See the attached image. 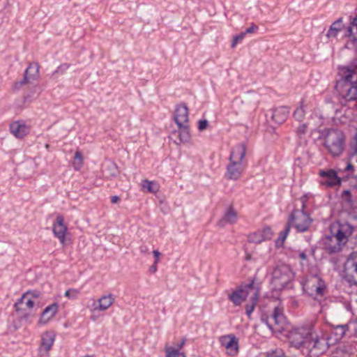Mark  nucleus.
Wrapping results in <instances>:
<instances>
[{"instance_id": "33", "label": "nucleus", "mask_w": 357, "mask_h": 357, "mask_svg": "<svg viewBox=\"0 0 357 357\" xmlns=\"http://www.w3.org/2000/svg\"><path fill=\"white\" fill-rule=\"evenodd\" d=\"M356 145L354 147V153L351 155L350 161L344 168V171H353L354 166L352 163H357V135L356 137Z\"/></svg>"}, {"instance_id": "23", "label": "nucleus", "mask_w": 357, "mask_h": 357, "mask_svg": "<svg viewBox=\"0 0 357 357\" xmlns=\"http://www.w3.org/2000/svg\"><path fill=\"white\" fill-rule=\"evenodd\" d=\"M238 219L237 212L232 206H229L222 219L218 222L220 227H225L227 224H234Z\"/></svg>"}, {"instance_id": "4", "label": "nucleus", "mask_w": 357, "mask_h": 357, "mask_svg": "<svg viewBox=\"0 0 357 357\" xmlns=\"http://www.w3.org/2000/svg\"><path fill=\"white\" fill-rule=\"evenodd\" d=\"M305 207V204L303 202L301 210H294L290 215L288 223L286 225L285 228L283 231H281L279 234V237L275 241V245L277 247H282L284 242L290 231L291 225L296 229L298 231H307L312 222L309 214L304 212Z\"/></svg>"}, {"instance_id": "9", "label": "nucleus", "mask_w": 357, "mask_h": 357, "mask_svg": "<svg viewBox=\"0 0 357 357\" xmlns=\"http://www.w3.org/2000/svg\"><path fill=\"white\" fill-rule=\"evenodd\" d=\"M294 278V273L289 266L281 264L277 266L273 271L271 285L276 291L282 290Z\"/></svg>"}, {"instance_id": "47", "label": "nucleus", "mask_w": 357, "mask_h": 357, "mask_svg": "<svg viewBox=\"0 0 357 357\" xmlns=\"http://www.w3.org/2000/svg\"><path fill=\"white\" fill-rule=\"evenodd\" d=\"M119 201V197L116 195L112 196L111 197V202L112 204H116Z\"/></svg>"}, {"instance_id": "37", "label": "nucleus", "mask_w": 357, "mask_h": 357, "mask_svg": "<svg viewBox=\"0 0 357 357\" xmlns=\"http://www.w3.org/2000/svg\"><path fill=\"white\" fill-rule=\"evenodd\" d=\"M99 301L93 300V303L90 306L89 309L91 313H95L96 312H102L99 308Z\"/></svg>"}, {"instance_id": "38", "label": "nucleus", "mask_w": 357, "mask_h": 357, "mask_svg": "<svg viewBox=\"0 0 357 357\" xmlns=\"http://www.w3.org/2000/svg\"><path fill=\"white\" fill-rule=\"evenodd\" d=\"M347 325L348 331L357 333V321H350Z\"/></svg>"}, {"instance_id": "30", "label": "nucleus", "mask_w": 357, "mask_h": 357, "mask_svg": "<svg viewBox=\"0 0 357 357\" xmlns=\"http://www.w3.org/2000/svg\"><path fill=\"white\" fill-rule=\"evenodd\" d=\"M333 333L335 335V341L337 342L340 340L344 336L346 332L348 331L347 325L342 324L335 326L333 327Z\"/></svg>"}, {"instance_id": "28", "label": "nucleus", "mask_w": 357, "mask_h": 357, "mask_svg": "<svg viewBox=\"0 0 357 357\" xmlns=\"http://www.w3.org/2000/svg\"><path fill=\"white\" fill-rule=\"evenodd\" d=\"M114 296L112 294L102 295L98 298L99 308L102 312L106 311L114 304Z\"/></svg>"}, {"instance_id": "5", "label": "nucleus", "mask_w": 357, "mask_h": 357, "mask_svg": "<svg viewBox=\"0 0 357 357\" xmlns=\"http://www.w3.org/2000/svg\"><path fill=\"white\" fill-rule=\"evenodd\" d=\"M174 119L178 126V130L174 131L171 135V138L174 139L176 144L187 143L190 139V134L188 126V108L185 105H181L176 107Z\"/></svg>"}, {"instance_id": "2", "label": "nucleus", "mask_w": 357, "mask_h": 357, "mask_svg": "<svg viewBox=\"0 0 357 357\" xmlns=\"http://www.w3.org/2000/svg\"><path fill=\"white\" fill-rule=\"evenodd\" d=\"M340 79L337 81L335 89L340 97L346 101L357 99V63H350L338 68Z\"/></svg>"}, {"instance_id": "31", "label": "nucleus", "mask_w": 357, "mask_h": 357, "mask_svg": "<svg viewBox=\"0 0 357 357\" xmlns=\"http://www.w3.org/2000/svg\"><path fill=\"white\" fill-rule=\"evenodd\" d=\"M164 350L165 357H186L184 353L180 352L178 349L167 344L165 345Z\"/></svg>"}, {"instance_id": "40", "label": "nucleus", "mask_w": 357, "mask_h": 357, "mask_svg": "<svg viewBox=\"0 0 357 357\" xmlns=\"http://www.w3.org/2000/svg\"><path fill=\"white\" fill-rule=\"evenodd\" d=\"M266 357H286L284 354V352L279 349L273 351L269 354H268Z\"/></svg>"}, {"instance_id": "13", "label": "nucleus", "mask_w": 357, "mask_h": 357, "mask_svg": "<svg viewBox=\"0 0 357 357\" xmlns=\"http://www.w3.org/2000/svg\"><path fill=\"white\" fill-rule=\"evenodd\" d=\"M318 174L320 177L319 184L326 188L340 185L342 183L341 178L337 176V172L334 169H320Z\"/></svg>"}, {"instance_id": "26", "label": "nucleus", "mask_w": 357, "mask_h": 357, "mask_svg": "<svg viewBox=\"0 0 357 357\" xmlns=\"http://www.w3.org/2000/svg\"><path fill=\"white\" fill-rule=\"evenodd\" d=\"M344 25L342 22V18L337 19L330 26L326 36L330 38H336L337 34L344 29Z\"/></svg>"}, {"instance_id": "44", "label": "nucleus", "mask_w": 357, "mask_h": 357, "mask_svg": "<svg viewBox=\"0 0 357 357\" xmlns=\"http://www.w3.org/2000/svg\"><path fill=\"white\" fill-rule=\"evenodd\" d=\"M157 264H158L153 263V264L150 266V268H149L150 273H155L157 271Z\"/></svg>"}, {"instance_id": "50", "label": "nucleus", "mask_w": 357, "mask_h": 357, "mask_svg": "<svg viewBox=\"0 0 357 357\" xmlns=\"http://www.w3.org/2000/svg\"><path fill=\"white\" fill-rule=\"evenodd\" d=\"M299 257H300L301 259L305 260V259H306L307 256H306V255H305V252H301V253L299 254Z\"/></svg>"}, {"instance_id": "52", "label": "nucleus", "mask_w": 357, "mask_h": 357, "mask_svg": "<svg viewBox=\"0 0 357 357\" xmlns=\"http://www.w3.org/2000/svg\"><path fill=\"white\" fill-rule=\"evenodd\" d=\"M45 147H46V149H48L49 148V144H46Z\"/></svg>"}, {"instance_id": "39", "label": "nucleus", "mask_w": 357, "mask_h": 357, "mask_svg": "<svg viewBox=\"0 0 357 357\" xmlns=\"http://www.w3.org/2000/svg\"><path fill=\"white\" fill-rule=\"evenodd\" d=\"M307 126L306 123L300 125L296 129V133L298 135H305L306 133Z\"/></svg>"}, {"instance_id": "12", "label": "nucleus", "mask_w": 357, "mask_h": 357, "mask_svg": "<svg viewBox=\"0 0 357 357\" xmlns=\"http://www.w3.org/2000/svg\"><path fill=\"white\" fill-rule=\"evenodd\" d=\"M268 327L273 331L280 332L282 329V325L285 322L283 314V309L281 306L274 307L272 314L265 319Z\"/></svg>"}, {"instance_id": "20", "label": "nucleus", "mask_w": 357, "mask_h": 357, "mask_svg": "<svg viewBox=\"0 0 357 357\" xmlns=\"http://www.w3.org/2000/svg\"><path fill=\"white\" fill-rule=\"evenodd\" d=\"M220 342L227 349L229 355L234 356L237 354L238 347L236 337L233 335L222 336L220 337Z\"/></svg>"}, {"instance_id": "14", "label": "nucleus", "mask_w": 357, "mask_h": 357, "mask_svg": "<svg viewBox=\"0 0 357 357\" xmlns=\"http://www.w3.org/2000/svg\"><path fill=\"white\" fill-rule=\"evenodd\" d=\"M52 231L54 236L59 239L62 245L66 244V236L68 234V227L64 222V218L62 215H58L52 225Z\"/></svg>"}, {"instance_id": "16", "label": "nucleus", "mask_w": 357, "mask_h": 357, "mask_svg": "<svg viewBox=\"0 0 357 357\" xmlns=\"http://www.w3.org/2000/svg\"><path fill=\"white\" fill-rule=\"evenodd\" d=\"M39 77V66L36 63H33L29 65L24 73V79L15 83V88H20L22 85L31 83L36 81Z\"/></svg>"}, {"instance_id": "22", "label": "nucleus", "mask_w": 357, "mask_h": 357, "mask_svg": "<svg viewBox=\"0 0 357 357\" xmlns=\"http://www.w3.org/2000/svg\"><path fill=\"white\" fill-rule=\"evenodd\" d=\"M58 304L54 303L45 308L42 312L38 323L40 324H46L48 323L57 313Z\"/></svg>"}, {"instance_id": "29", "label": "nucleus", "mask_w": 357, "mask_h": 357, "mask_svg": "<svg viewBox=\"0 0 357 357\" xmlns=\"http://www.w3.org/2000/svg\"><path fill=\"white\" fill-rule=\"evenodd\" d=\"M142 189L151 193H156L159 190V185L149 180H144L142 184Z\"/></svg>"}, {"instance_id": "27", "label": "nucleus", "mask_w": 357, "mask_h": 357, "mask_svg": "<svg viewBox=\"0 0 357 357\" xmlns=\"http://www.w3.org/2000/svg\"><path fill=\"white\" fill-rule=\"evenodd\" d=\"M102 174L107 178L116 177L119 174L116 165L112 162H106L102 167Z\"/></svg>"}, {"instance_id": "8", "label": "nucleus", "mask_w": 357, "mask_h": 357, "mask_svg": "<svg viewBox=\"0 0 357 357\" xmlns=\"http://www.w3.org/2000/svg\"><path fill=\"white\" fill-rule=\"evenodd\" d=\"M259 285L254 280L248 284L241 285L237 289L229 295V299L235 305H240L247 298L251 296L255 298L259 294Z\"/></svg>"}, {"instance_id": "19", "label": "nucleus", "mask_w": 357, "mask_h": 357, "mask_svg": "<svg viewBox=\"0 0 357 357\" xmlns=\"http://www.w3.org/2000/svg\"><path fill=\"white\" fill-rule=\"evenodd\" d=\"M55 340V333L53 331H46L41 337V344L40 347V355H45L52 349Z\"/></svg>"}, {"instance_id": "53", "label": "nucleus", "mask_w": 357, "mask_h": 357, "mask_svg": "<svg viewBox=\"0 0 357 357\" xmlns=\"http://www.w3.org/2000/svg\"><path fill=\"white\" fill-rule=\"evenodd\" d=\"M91 318L92 319H93V320L95 319V318H94V317H93V315L91 317Z\"/></svg>"}, {"instance_id": "7", "label": "nucleus", "mask_w": 357, "mask_h": 357, "mask_svg": "<svg viewBox=\"0 0 357 357\" xmlns=\"http://www.w3.org/2000/svg\"><path fill=\"white\" fill-rule=\"evenodd\" d=\"M324 145L331 155L340 156L345 147L344 134L337 129L329 130L325 136Z\"/></svg>"}, {"instance_id": "25", "label": "nucleus", "mask_w": 357, "mask_h": 357, "mask_svg": "<svg viewBox=\"0 0 357 357\" xmlns=\"http://www.w3.org/2000/svg\"><path fill=\"white\" fill-rule=\"evenodd\" d=\"M308 107V102L305 98H302L299 105L293 112V117L298 121H303L306 114V109Z\"/></svg>"}, {"instance_id": "36", "label": "nucleus", "mask_w": 357, "mask_h": 357, "mask_svg": "<svg viewBox=\"0 0 357 357\" xmlns=\"http://www.w3.org/2000/svg\"><path fill=\"white\" fill-rule=\"evenodd\" d=\"M245 36L244 32L241 33L240 34L234 37L231 47V48H234L236 45L241 42Z\"/></svg>"}, {"instance_id": "3", "label": "nucleus", "mask_w": 357, "mask_h": 357, "mask_svg": "<svg viewBox=\"0 0 357 357\" xmlns=\"http://www.w3.org/2000/svg\"><path fill=\"white\" fill-rule=\"evenodd\" d=\"M246 151V146L243 143L236 144L232 148L227 165V179L237 181L241 177L247 167Z\"/></svg>"}, {"instance_id": "11", "label": "nucleus", "mask_w": 357, "mask_h": 357, "mask_svg": "<svg viewBox=\"0 0 357 357\" xmlns=\"http://www.w3.org/2000/svg\"><path fill=\"white\" fill-rule=\"evenodd\" d=\"M31 291L24 293L14 305L16 312L20 319H27L35 301L31 297Z\"/></svg>"}, {"instance_id": "17", "label": "nucleus", "mask_w": 357, "mask_h": 357, "mask_svg": "<svg viewBox=\"0 0 357 357\" xmlns=\"http://www.w3.org/2000/svg\"><path fill=\"white\" fill-rule=\"evenodd\" d=\"M9 129L15 137L22 139L30 132L31 127L23 121H17L10 124Z\"/></svg>"}, {"instance_id": "24", "label": "nucleus", "mask_w": 357, "mask_h": 357, "mask_svg": "<svg viewBox=\"0 0 357 357\" xmlns=\"http://www.w3.org/2000/svg\"><path fill=\"white\" fill-rule=\"evenodd\" d=\"M344 36L352 42H357V15L351 20L350 24L344 29Z\"/></svg>"}, {"instance_id": "1", "label": "nucleus", "mask_w": 357, "mask_h": 357, "mask_svg": "<svg viewBox=\"0 0 357 357\" xmlns=\"http://www.w3.org/2000/svg\"><path fill=\"white\" fill-rule=\"evenodd\" d=\"M288 338L293 346L305 348L313 357H318L328 349L330 340L326 334L325 326L317 322L292 328Z\"/></svg>"}, {"instance_id": "6", "label": "nucleus", "mask_w": 357, "mask_h": 357, "mask_svg": "<svg viewBox=\"0 0 357 357\" xmlns=\"http://www.w3.org/2000/svg\"><path fill=\"white\" fill-rule=\"evenodd\" d=\"M353 227L349 224H341L331 235H327L323 239L325 249L329 253L340 252L347 243L349 237L353 233Z\"/></svg>"}, {"instance_id": "10", "label": "nucleus", "mask_w": 357, "mask_h": 357, "mask_svg": "<svg viewBox=\"0 0 357 357\" xmlns=\"http://www.w3.org/2000/svg\"><path fill=\"white\" fill-rule=\"evenodd\" d=\"M325 287L324 282L317 275L308 277L303 284V290L315 299L324 295Z\"/></svg>"}, {"instance_id": "51", "label": "nucleus", "mask_w": 357, "mask_h": 357, "mask_svg": "<svg viewBox=\"0 0 357 357\" xmlns=\"http://www.w3.org/2000/svg\"><path fill=\"white\" fill-rule=\"evenodd\" d=\"M344 193L349 195V192L348 190L344 191Z\"/></svg>"}, {"instance_id": "46", "label": "nucleus", "mask_w": 357, "mask_h": 357, "mask_svg": "<svg viewBox=\"0 0 357 357\" xmlns=\"http://www.w3.org/2000/svg\"><path fill=\"white\" fill-rule=\"evenodd\" d=\"M139 249L140 252L142 253H149V248L146 245H142Z\"/></svg>"}, {"instance_id": "48", "label": "nucleus", "mask_w": 357, "mask_h": 357, "mask_svg": "<svg viewBox=\"0 0 357 357\" xmlns=\"http://www.w3.org/2000/svg\"><path fill=\"white\" fill-rule=\"evenodd\" d=\"M31 297L35 301V300L37 299L39 296L36 291H31Z\"/></svg>"}, {"instance_id": "41", "label": "nucleus", "mask_w": 357, "mask_h": 357, "mask_svg": "<svg viewBox=\"0 0 357 357\" xmlns=\"http://www.w3.org/2000/svg\"><path fill=\"white\" fill-rule=\"evenodd\" d=\"M208 126V121L207 120H206V119L200 120L198 122V129L200 131H203L205 129H206Z\"/></svg>"}, {"instance_id": "21", "label": "nucleus", "mask_w": 357, "mask_h": 357, "mask_svg": "<svg viewBox=\"0 0 357 357\" xmlns=\"http://www.w3.org/2000/svg\"><path fill=\"white\" fill-rule=\"evenodd\" d=\"M290 112V108L287 106H280L273 109L272 119L277 123H284Z\"/></svg>"}, {"instance_id": "45", "label": "nucleus", "mask_w": 357, "mask_h": 357, "mask_svg": "<svg viewBox=\"0 0 357 357\" xmlns=\"http://www.w3.org/2000/svg\"><path fill=\"white\" fill-rule=\"evenodd\" d=\"M68 65L67 64H63V65H61L59 68H58V70H56V72H63L65 70L68 69Z\"/></svg>"}, {"instance_id": "15", "label": "nucleus", "mask_w": 357, "mask_h": 357, "mask_svg": "<svg viewBox=\"0 0 357 357\" xmlns=\"http://www.w3.org/2000/svg\"><path fill=\"white\" fill-rule=\"evenodd\" d=\"M347 277L351 284L357 285V252H353L346 262Z\"/></svg>"}, {"instance_id": "32", "label": "nucleus", "mask_w": 357, "mask_h": 357, "mask_svg": "<svg viewBox=\"0 0 357 357\" xmlns=\"http://www.w3.org/2000/svg\"><path fill=\"white\" fill-rule=\"evenodd\" d=\"M259 297V294L258 295H257L255 298L251 296L249 298V303H247L245 305L246 314L248 315V317L249 318L250 317L252 312L255 310V307L258 302Z\"/></svg>"}, {"instance_id": "34", "label": "nucleus", "mask_w": 357, "mask_h": 357, "mask_svg": "<svg viewBox=\"0 0 357 357\" xmlns=\"http://www.w3.org/2000/svg\"><path fill=\"white\" fill-rule=\"evenodd\" d=\"M73 166L75 170H79L83 166V156L79 151L75 153Z\"/></svg>"}, {"instance_id": "18", "label": "nucleus", "mask_w": 357, "mask_h": 357, "mask_svg": "<svg viewBox=\"0 0 357 357\" xmlns=\"http://www.w3.org/2000/svg\"><path fill=\"white\" fill-rule=\"evenodd\" d=\"M273 236V231L269 227H264L262 230H259L250 234L248 236V241L250 243H260L264 241L269 240Z\"/></svg>"}, {"instance_id": "43", "label": "nucleus", "mask_w": 357, "mask_h": 357, "mask_svg": "<svg viewBox=\"0 0 357 357\" xmlns=\"http://www.w3.org/2000/svg\"><path fill=\"white\" fill-rule=\"evenodd\" d=\"M153 255L155 257V261L153 263L158 264L160 261V257L161 256V253L158 250H155L153 251Z\"/></svg>"}, {"instance_id": "49", "label": "nucleus", "mask_w": 357, "mask_h": 357, "mask_svg": "<svg viewBox=\"0 0 357 357\" xmlns=\"http://www.w3.org/2000/svg\"><path fill=\"white\" fill-rule=\"evenodd\" d=\"M185 344V339H183L181 342H180V344H177V347H178L177 349H181L184 346Z\"/></svg>"}, {"instance_id": "35", "label": "nucleus", "mask_w": 357, "mask_h": 357, "mask_svg": "<svg viewBox=\"0 0 357 357\" xmlns=\"http://www.w3.org/2000/svg\"><path fill=\"white\" fill-rule=\"evenodd\" d=\"M79 294L77 289H69L65 292V296L69 299H76Z\"/></svg>"}, {"instance_id": "42", "label": "nucleus", "mask_w": 357, "mask_h": 357, "mask_svg": "<svg viewBox=\"0 0 357 357\" xmlns=\"http://www.w3.org/2000/svg\"><path fill=\"white\" fill-rule=\"evenodd\" d=\"M258 26L254 24H252V26L249 28H248L245 31H244V33L246 35L248 33H253L256 30H257Z\"/></svg>"}]
</instances>
